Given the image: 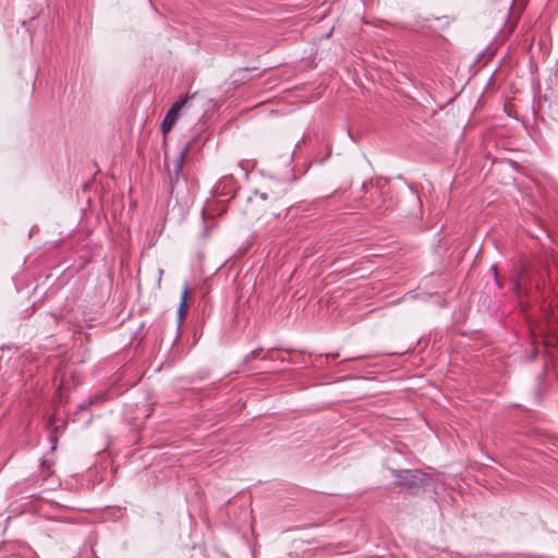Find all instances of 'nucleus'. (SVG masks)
<instances>
[{
	"mask_svg": "<svg viewBox=\"0 0 558 558\" xmlns=\"http://www.w3.org/2000/svg\"><path fill=\"white\" fill-rule=\"evenodd\" d=\"M267 199H270L271 202H278L280 199V196L279 194L276 193L268 194L266 192H255L254 195L250 197V201L254 204H259Z\"/></svg>",
	"mask_w": 558,
	"mask_h": 558,
	"instance_id": "nucleus-4",
	"label": "nucleus"
},
{
	"mask_svg": "<svg viewBox=\"0 0 558 558\" xmlns=\"http://www.w3.org/2000/svg\"><path fill=\"white\" fill-rule=\"evenodd\" d=\"M424 481L423 475L417 471H404L397 476V483L405 488L420 486Z\"/></svg>",
	"mask_w": 558,
	"mask_h": 558,
	"instance_id": "nucleus-1",
	"label": "nucleus"
},
{
	"mask_svg": "<svg viewBox=\"0 0 558 558\" xmlns=\"http://www.w3.org/2000/svg\"><path fill=\"white\" fill-rule=\"evenodd\" d=\"M187 102L189 96L183 97L182 99L173 104V106L170 108L166 116L170 118L172 117L173 121L177 122L180 117V112L187 107Z\"/></svg>",
	"mask_w": 558,
	"mask_h": 558,
	"instance_id": "nucleus-3",
	"label": "nucleus"
},
{
	"mask_svg": "<svg viewBox=\"0 0 558 558\" xmlns=\"http://www.w3.org/2000/svg\"><path fill=\"white\" fill-rule=\"evenodd\" d=\"M187 149H189V145H186L185 148L182 149L180 151L179 156L173 160V169L172 170L174 172V179H171L172 186L174 185V183H178L179 178L182 173V167H183V162H184V158L187 153Z\"/></svg>",
	"mask_w": 558,
	"mask_h": 558,
	"instance_id": "nucleus-2",
	"label": "nucleus"
},
{
	"mask_svg": "<svg viewBox=\"0 0 558 558\" xmlns=\"http://www.w3.org/2000/svg\"><path fill=\"white\" fill-rule=\"evenodd\" d=\"M175 124V121H173L172 117H165V119L161 122V131L163 134H167L172 126Z\"/></svg>",
	"mask_w": 558,
	"mask_h": 558,
	"instance_id": "nucleus-6",
	"label": "nucleus"
},
{
	"mask_svg": "<svg viewBox=\"0 0 558 558\" xmlns=\"http://www.w3.org/2000/svg\"><path fill=\"white\" fill-rule=\"evenodd\" d=\"M222 183H225L226 185L227 184H231L232 183V178H225Z\"/></svg>",
	"mask_w": 558,
	"mask_h": 558,
	"instance_id": "nucleus-7",
	"label": "nucleus"
},
{
	"mask_svg": "<svg viewBox=\"0 0 558 558\" xmlns=\"http://www.w3.org/2000/svg\"><path fill=\"white\" fill-rule=\"evenodd\" d=\"M187 294H189V284H185L183 288V291H182L181 302H180V306L178 310L180 322H182L183 317L185 316Z\"/></svg>",
	"mask_w": 558,
	"mask_h": 558,
	"instance_id": "nucleus-5",
	"label": "nucleus"
}]
</instances>
